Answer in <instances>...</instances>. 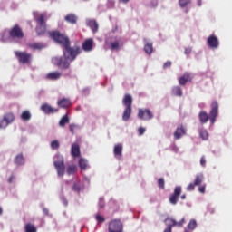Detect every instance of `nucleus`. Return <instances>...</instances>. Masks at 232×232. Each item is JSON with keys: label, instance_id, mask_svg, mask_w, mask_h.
Listing matches in <instances>:
<instances>
[{"label": "nucleus", "instance_id": "1", "mask_svg": "<svg viewBox=\"0 0 232 232\" xmlns=\"http://www.w3.org/2000/svg\"><path fill=\"white\" fill-rule=\"evenodd\" d=\"M217 117H218V102L217 101L211 103L209 114L204 111H200L198 114L201 124H206L208 121H210V123L213 124L217 122Z\"/></svg>", "mask_w": 232, "mask_h": 232}, {"label": "nucleus", "instance_id": "2", "mask_svg": "<svg viewBox=\"0 0 232 232\" xmlns=\"http://www.w3.org/2000/svg\"><path fill=\"white\" fill-rule=\"evenodd\" d=\"M48 34L50 35L51 39H53V41L58 44H61L63 48H66V46H71L72 44L70 38L66 34H61L59 31H50Z\"/></svg>", "mask_w": 232, "mask_h": 232}, {"label": "nucleus", "instance_id": "3", "mask_svg": "<svg viewBox=\"0 0 232 232\" xmlns=\"http://www.w3.org/2000/svg\"><path fill=\"white\" fill-rule=\"evenodd\" d=\"M122 104L125 106V110L122 114V121L128 122L131 118V111H132V104H133V97L131 94H125L122 100Z\"/></svg>", "mask_w": 232, "mask_h": 232}, {"label": "nucleus", "instance_id": "4", "mask_svg": "<svg viewBox=\"0 0 232 232\" xmlns=\"http://www.w3.org/2000/svg\"><path fill=\"white\" fill-rule=\"evenodd\" d=\"M63 53L65 59H68L69 62L73 63V61L77 59V55L81 53V47L79 46L71 47L70 45H67L63 47Z\"/></svg>", "mask_w": 232, "mask_h": 232}, {"label": "nucleus", "instance_id": "5", "mask_svg": "<svg viewBox=\"0 0 232 232\" xmlns=\"http://www.w3.org/2000/svg\"><path fill=\"white\" fill-rule=\"evenodd\" d=\"M37 25L35 27V32L38 37H43V35H46V15L40 14L35 18Z\"/></svg>", "mask_w": 232, "mask_h": 232}, {"label": "nucleus", "instance_id": "6", "mask_svg": "<svg viewBox=\"0 0 232 232\" xmlns=\"http://www.w3.org/2000/svg\"><path fill=\"white\" fill-rule=\"evenodd\" d=\"M53 64L60 68V70H68L70 68V60L64 56H56L52 59Z\"/></svg>", "mask_w": 232, "mask_h": 232}, {"label": "nucleus", "instance_id": "7", "mask_svg": "<svg viewBox=\"0 0 232 232\" xmlns=\"http://www.w3.org/2000/svg\"><path fill=\"white\" fill-rule=\"evenodd\" d=\"M9 37H11V39H24V32L23 31V28L19 26V24H14L9 30Z\"/></svg>", "mask_w": 232, "mask_h": 232}, {"label": "nucleus", "instance_id": "8", "mask_svg": "<svg viewBox=\"0 0 232 232\" xmlns=\"http://www.w3.org/2000/svg\"><path fill=\"white\" fill-rule=\"evenodd\" d=\"M14 55L21 64H30V63H32V53L16 51L14 52Z\"/></svg>", "mask_w": 232, "mask_h": 232}, {"label": "nucleus", "instance_id": "9", "mask_svg": "<svg viewBox=\"0 0 232 232\" xmlns=\"http://www.w3.org/2000/svg\"><path fill=\"white\" fill-rule=\"evenodd\" d=\"M108 231L109 232H124V224H122V221H121V219H112L109 223Z\"/></svg>", "mask_w": 232, "mask_h": 232}, {"label": "nucleus", "instance_id": "10", "mask_svg": "<svg viewBox=\"0 0 232 232\" xmlns=\"http://www.w3.org/2000/svg\"><path fill=\"white\" fill-rule=\"evenodd\" d=\"M53 166L57 171L58 177H64L66 167L64 166V158L58 156V160L53 161Z\"/></svg>", "mask_w": 232, "mask_h": 232}, {"label": "nucleus", "instance_id": "11", "mask_svg": "<svg viewBox=\"0 0 232 232\" xmlns=\"http://www.w3.org/2000/svg\"><path fill=\"white\" fill-rule=\"evenodd\" d=\"M138 117L141 121H151V119H153V112L149 109H140Z\"/></svg>", "mask_w": 232, "mask_h": 232}, {"label": "nucleus", "instance_id": "12", "mask_svg": "<svg viewBox=\"0 0 232 232\" xmlns=\"http://www.w3.org/2000/svg\"><path fill=\"white\" fill-rule=\"evenodd\" d=\"M182 193V188L178 186L174 188V192L169 197V200L172 204V206H177V202H179V198Z\"/></svg>", "mask_w": 232, "mask_h": 232}, {"label": "nucleus", "instance_id": "13", "mask_svg": "<svg viewBox=\"0 0 232 232\" xmlns=\"http://www.w3.org/2000/svg\"><path fill=\"white\" fill-rule=\"evenodd\" d=\"M14 117L13 113L5 114L4 118L0 120V128H6L8 124L14 122Z\"/></svg>", "mask_w": 232, "mask_h": 232}, {"label": "nucleus", "instance_id": "14", "mask_svg": "<svg viewBox=\"0 0 232 232\" xmlns=\"http://www.w3.org/2000/svg\"><path fill=\"white\" fill-rule=\"evenodd\" d=\"M207 44L209 46V48L217 49L218 46H220V43L218 42V37H217L215 34L210 35L207 40Z\"/></svg>", "mask_w": 232, "mask_h": 232}, {"label": "nucleus", "instance_id": "15", "mask_svg": "<svg viewBox=\"0 0 232 232\" xmlns=\"http://www.w3.org/2000/svg\"><path fill=\"white\" fill-rule=\"evenodd\" d=\"M165 222L167 224V227H175V226H177L178 227H182V226H184V223L186 222V220L184 218H182L179 222H177L175 219H173L171 218H167L165 219Z\"/></svg>", "mask_w": 232, "mask_h": 232}, {"label": "nucleus", "instance_id": "16", "mask_svg": "<svg viewBox=\"0 0 232 232\" xmlns=\"http://www.w3.org/2000/svg\"><path fill=\"white\" fill-rule=\"evenodd\" d=\"M184 135H186V127H184V125L178 126L174 132V139L179 140V139H182Z\"/></svg>", "mask_w": 232, "mask_h": 232}, {"label": "nucleus", "instance_id": "17", "mask_svg": "<svg viewBox=\"0 0 232 232\" xmlns=\"http://www.w3.org/2000/svg\"><path fill=\"white\" fill-rule=\"evenodd\" d=\"M62 76H63V73L61 72L54 71V72H48L45 75V79L46 81H59V79H61Z\"/></svg>", "mask_w": 232, "mask_h": 232}, {"label": "nucleus", "instance_id": "18", "mask_svg": "<svg viewBox=\"0 0 232 232\" xmlns=\"http://www.w3.org/2000/svg\"><path fill=\"white\" fill-rule=\"evenodd\" d=\"M42 111L45 113L46 115H50L52 113H57L59 111V109L52 107L50 104L45 103L41 106Z\"/></svg>", "mask_w": 232, "mask_h": 232}, {"label": "nucleus", "instance_id": "19", "mask_svg": "<svg viewBox=\"0 0 232 232\" xmlns=\"http://www.w3.org/2000/svg\"><path fill=\"white\" fill-rule=\"evenodd\" d=\"M93 38H88L83 42L82 48L84 52H92L93 50Z\"/></svg>", "mask_w": 232, "mask_h": 232}, {"label": "nucleus", "instance_id": "20", "mask_svg": "<svg viewBox=\"0 0 232 232\" xmlns=\"http://www.w3.org/2000/svg\"><path fill=\"white\" fill-rule=\"evenodd\" d=\"M193 77L189 72H185L181 77L179 78V82L180 86H186V83L191 82Z\"/></svg>", "mask_w": 232, "mask_h": 232}, {"label": "nucleus", "instance_id": "21", "mask_svg": "<svg viewBox=\"0 0 232 232\" xmlns=\"http://www.w3.org/2000/svg\"><path fill=\"white\" fill-rule=\"evenodd\" d=\"M87 26L91 28L93 34H97V32H99V23H97L96 20H93V19L87 20Z\"/></svg>", "mask_w": 232, "mask_h": 232}, {"label": "nucleus", "instance_id": "22", "mask_svg": "<svg viewBox=\"0 0 232 232\" xmlns=\"http://www.w3.org/2000/svg\"><path fill=\"white\" fill-rule=\"evenodd\" d=\"M59 108L66 109L72 106V101L68 98H63L57 102Z\"/></svg>", "mask_w": 232, "mask_h": 232}, {"label": "nucleus", "instance_id": "23", "mask_svg": "<svg viewBox=\"0 0 232 232\" xmlns=\"http://www.w3.org/2000/svg\"><path fill=\"white\" fill-rule=\"evenodd\" d=\"M71 153L72 157H81V147L77 143H72Z\"/></svg>", "mask_w": 232, "mask_h": 232}, {"label": "nucleus", "instance_id": "24", "mask_svg": "<svg viewBox=\"0 0 232 232\" xmlns=\"http://www.w3.org/2000/svg\"><path fill=\"white\" fill-rule=\"evenodd\" d=\"M66 23H69L70 24H77V21H78V17L77 15H75L74 14H68L65 17H64Z\"/></svg>", "mask_w": 232, "mask_h": 232}, {"label": "nucleus", "instance_id": "25", "mask_svg": "<svg viewBox=\"0 0 232 232\" xmlns=\"http://www.w3.org/2000/svg\"><path fill=\"white\" fill-rule=\"evenodd\" d=\"M113 153L117 159H121L122 157V144L119 143L115 145Z\"/></svg>", "mask_w": 232, "mask_h": 232}, {"label": "nucleus", "instance_id": "26", "mask_svg": "<svg viewBox=\"0 0 232 232\" xmlns=\"http://www.w3.org/2000/svg\"><path fill=\"white\" fill-rule=\"evenodd\" d=\"M14 164H16V166H23V164H24L25 162L24 156H23V153L16 155L14 159Z\"/></svg>", "mask_w": 232, "mask_h": 232}, {"label": "nucleus", "instance_id": "27", "mask_svg": "<svg viewBox=\"0 0 232 232\" xmlns=\"http://www.w3.org/2000/svg\"><path fill=\"white\" fill-rule=\"evenodd\" d=\"M171 93L175 97H182V88H180V86H174L171 90Z\"/></svg>", "mask_w": 232, "mask_h": 232}, {"label": "nucleus", "instance_id": "28", "mask_svg": "<svg viewBox=\"0 0 232 232\" xmlns=\"http://www.w3.org/2000/svg\"><path fill=\"white\" fill-rule=\"evenodd\" d=\"M70 123V118L68 117V114H65L64 116L62 117V119L59 121V126L61 128H64L66 124Z\"/></svg>", "mask_w": 232, "mask_h": 232}, {"label": "nucleus", "instance_id": "29", "mask_svg": "<svg viewBox=\"0 0 232 232\" xmlns=\"http://www.w3.org/2000/svg\"><path fill=\"white\" fill-rule=\"evenodd\" d=\"M28 46L32 50H43L44 48V44L41 43L29 44Z\"/></svg>", "mask_w": 232, "mask_h": 232}, {"label": "nucleus", "instance_id": "30", "mask_svg": "<svg viewBox=\"0 0 232 232\" xmlns=\"http://www.w3.org/2000/svg\"><path fill=\"white\" fill-rule=\"evenodd\" d=\"M144 52L147 55H151L153 53V44H146L144 46Z\"/></svg>", "mask_w": 232, "mask_h": 232}, {"label": "nucleus", "instance_id": "31", "mask_svg": "<svg viewBox=\"0 0 232 232\" xmlns=\"http://www.w3.org/2000/svg\"><path fill=\"white\" fill-rule=\"evenodd\" d=\"M204 182V174H198L195 177L194 185L200 186V183Z\"/></svg>", "mask_w": 232, "mask_h": 232}, {"label": "nucleus", "instance_id": "32", "mask_svg": "<svg viewBox=\"0 0 232 232\" xmlns=\"http://www.w3.org/2000/svg\"><path fill=\"white\" fill-rule=\"evenodd\" d=\"M25 232H37V227L32 223H27L24 227Z\"/></svg>", "mask_w": 232, "mask_h": 232}, {"label": "nucleus", "instance_id": "33", "mask_svg": "<svg viewBox=\"0 0 232 232\" xmlns=\"http://www.w3.org/2000/svg\"><path fill=\"white\" fill-rule=\"evenodd\" d=\"M199 135L203 140H208V139H209V133L206 129H201L199 130Z\"/></svg>", "mask_w": 232, "mask_h": 232}, {"label": "nucleus", "instance_id": "34", "mask_svg": "<svg viewBox=\"0 0 232 232\" xmlns=\"http://www.w3.org/2000/svg\"><path fill=\"white\" fill-rule=\"evenodd\" d=\"M187 227L188 231H193L194 229H197V220L191 219Z\"/></svg>", "mask_w": 232, "mask_h": 232}, {"label": "nucleus", "instance_id": "35", "mask_svg": "<svg viewBox=\"0 0 232 232\" xmlns=\"http://www.w3.org/2000/svg\"><path fill=\"white\" fill-rule=\"evenodd\" d=\"M21 119L23 121H30V119H32V114L29 111H24L21 115Z\"/></svg>", "mask_w": 232, "mask_h": 232}, {"label": "nucleus", "instance_id": "36", "mask_svg": "<svg viewBox=\"0 0 232 232\" xmlns=\"http://www.w3.org/2000/svg\"><path fill=\"white\" fill-rule=\"evenodd\" d=\"M79 166H80L81 169H86L88 168V160L81 158L79 160Z\"/></svg>", "mask_w": 232, "mask_h": 232}, {"label": "nucleus", "instance_id": "37", "mask_svg": "<svg viewBox=\"0 0 232 232\" xmlns=\"http://www.w3.org/2000/svg\"><path fill=\"white\" fill-rule=\"evenodd\" d=\"M77 172V166L76 165H71L67 168V174L68 175H73V173Z\"/></svg>", "mask_w": 232, "mask_h": 232}, {"label": "nucleus", "instance_id": "38", "mask_svg": "<svg viewBox=\"0 0 232 232\" xmlns=\"http://www.w3.org/2000/svg\"><path fill=\"white\" fill-rule=\"evenodd\" d=\"M179 5L181 8H186L188 5H191V0H179Z\"/></svg>", "mask_w": 232, "mask_h": 232}, {"label": "nucleus", "instance_id": "39", "mask_svg": "<svg viewBox=\"0 0 232 232\" xmlns=\"http://www.w3.org/2000/svg\"><path fill=\"white\" fill-rule=\"evenodd\" d=\"M59 146H60V143H59V140H53L51 142V148L52 150H59Z\"/></svg>", "mask_w": 232, "mask_h": 232}, {"label": "nucleus", "instance_id": "40", "mask_svg": "<svg viewBox=\"0 0 232 232\" xmlns=\"http://www.w3.org/2000/svg\"><path fill=\"white\" fill-rule=\"evenodd\" d=\"M72 191H75L76 193H80L81 192V184H79L77 182L73 183Z\"/></svg>", "mask_w": 232, "mask_h": 232}, {"label": "nucleus", "instance_id": "41", "mask_svg": "<svg viewBox=\"0 0 232 232\" xmlns=\"http://www.w3.org/2000/svg\"><path fill=\"white\" fill-rule=\"evenodd\" d=\"M158 186L160 189H164V188H165L164 178H160L158 179Z\"/></svg>", "mask_w": 232, "mask_h": 232}, {"label": "nucleus", "instance_id": "42", "mask_svg": "<svg viewBox=\"0 0 232 232\" xmlns=\"http://www.w3.org/2000/svg\"><path fill=\"white\" fill-rule=\"evenodd\" d=\"M119 41H115L114 43L111 44V50H119Z\"/></svg>", "mask_w": 232, "mask_h": 232}, {"label": "nucleus", "instance_id": "43", "mask_svg": "<svg viewBox=\"0 0 232 232\" xmlns=\"http://www.w3.org/2000/svg\"><path fill=\"white\" fill-rule=\"evenodd\" d=\"M69 130H70L71 133H72V135H74L75 130H77V125L74 123H72L71 125H69Z\"/></svg>", "mask_w": 232, "mask_h": 232}, {"label": "nucleus", "instance_id": "44", "mask_svg": "<svg viewBox=\"0 0 232 232\" xmlns=\"http://www.w3.org/2000/svg\"><path fill=\"white\" fill-rule=\"evenodd\" d=\"M96 220L97 222H100L101 224H102V222H105L106 218H104V217L101 215H96Z\"/></svg>", "mask_w": 232, "mask_h": 232}, {"label": "nucleus", "instance_id": "45", "mask_svg": "<svg viewBox=\"0 0 232 232\" xmlns=\"http://www.w3.org/2000/svg\"><path fill=\"white\" fill-rule=\"evenodd\" d=\"M195 183H190L188 187H187V191H194L195 190Z\"/></svg>", "mask_w": 232, "mask_h": 232}, {"label": "nucleus", "instance_id": "46", "mask_svg": "<svg viewBox=\"0 0 232 232\" xmlns=\"http://www.w3.org/2000/svg\"><path fill=\"white\" fill-rule=\"evenodd\" d=\"M145 132H146V129L144 127H140L138 129V133H139L140 136L144 135Z\"/></svg>", "mask_w": 232, "mask_h": 232}, {"label": "nucleus", "instance_id": "47", "mask_svg": "<svg viewBox=\"0 0 232 232\" xmlns=\"http://www.w3.org/2000/svg\"><path fill=\"white\" fill-rule=\"evenodd\" d=\"M171 68V61H168L163 64V69Z\"/></svg>", "mask_w": 232, "mask_h": 232}, {"label": "nucleus", "instance_id": "48", "mask_svg": "<svg viewBox=\"0 0 232 232\" xmlns=\"http://www.w3.org/2000/svg\"><path fill=\"white\" fill-rule=\"evenodd\" d=\"M198 191L199 193H203V194L206 193V185L199 186Z\"/></svg>", "mask_w": 232, "mask_h": 232}, {"label": "nucleus", "instance_id": "49", "mask_svg": "<svg viewBox=\"0 0 232 232\" xmlns=\"http://www.w3.org/2000/svg\"><path fill=\"white\" fill-rule=\"evenodd\" d=\"M191 52H192L191 47H187V48H185L184 53H185V55H189L191 53Z\"/></svg>", "mask_w": 232, "mask_h": 232}, {"label": "nucleus", "instance_id": "50", "mask_svg": "<svg viewBox=\"0 0 232 232\" xmlns=\"http://www.w3.org/2000/svg\"><path fill=\"white\" fill-rule=\"evenodd\" d=\"M200 165L205 168L206 167V157H201L200 159Z\"/></svg>", "mask_w": 232, "mask_h": 232}, {"label": "nucleus", "instance_id": "51", "mask_svg": "<svg viewBox=\"0 0 232 232\" xmlns=\"http://www.w3.org/2000/svg\"><path fill=\"white\" fill-rule=\"evenodd\" d=\"M172 228L173 227H167V228L164 230V232H171Z\"/></svg>", "mask_w": 232, "mask_h": 232}, {"label": "nucleus", "instance_id": "52", "mask_svg": "<svg viewBox=\"0 0 232 232\" xmlns=\"http://www.w3.org/2000/svg\"><path fill=\"white\" fill-rule=\"evenodd\" d=\"M43 211H44V215H48V213H49V210L46 208H43Z\"/></svg>", "mask_w": 232, "mask_h": 232}, {"label": "nucleus", "instance_id": "53", "mask_svg": "<svg viewBox=\"0 0 232 232\" xmlns=\"http://www.w3.org/2000/svg\"><path fill=\"white\" fill-rule=\"evenodd\" d=\"M8 181L10 182V184H12V182H14V176H11L9 178Z\"/></svg>", "mask_w": 232, "mask_h": 232}, {"label": "nucleus", "instance_id": "54", "mask_svg": "<svg viewBox=\"0 0 232 232\" xmlns=\"http://www.w3.org/2000/svg\"><path fill=\"white\" fill-rule=\"evenodd\" d=\"M119 2L126 4V3H130V0H119Z\"/></svg>", "mask_w": 232, "mask_h": 232}, {"label": "nucleus", "instance_id": "55", "mask_svg": "<svg viewBox=\"0 0 232 232\" xmlns=\"http://www.w3.org/2000/svg\"><path fill=\"white\" fill-rule=\"evenodd\" d=\"M198 6H202V0H198Z\"/></svg>", "mask_w": 232, "mask_h": 232}, {"label": "nucleus", "instance_id": "56", "mask_svg": "<svg viewBox=\"0 0 232 232\" xmlns=\"http://www.w3.org/2000/svg\"><path fill=\"white\" fill-rule=\"evenodd\" d=\"M181 200H186V194L181 196Z\"/></svg>", "mask_w": 232, "mask_h": 232}, {"label": "nucleus", "instance_id": "57", "mask_svg": "<svg viewBox=\"0 0 232 232\" xmlns=\"http://www.w3.org/2000/svg\"><path fill=\"white\" fill-rule=\"evenodd\" d=\"M0 215H3V208L0 207Z\"/></svg>", "mask_w": 232, "mask_h": 232}, {"label": "nucleus", "instance_id": "58", "mask_svg": "<svg viewBox=\"0 0 232 232\" xmlns=\"http://www.w3.org/2000/svg\"><path fill=\"white\" fill-rule=\"evenodd\" d=\"M184 232H191V231L189 229H188V228H185Z\"/></svg>", "mask_w": 232, "mask_h": 232}, {"label": "nucleus", "instance_id": "59", "mask_svg": "<svg viewBox=\"0 0 232 232\" xmlns=\"http://www.w3.org/2000/svg\"><path fill=\"white\" fill-rule=\"evenodd\" d=\"M101 208H103V206H102V205H101Z\"/></svg>", "mask_w": 232, "mask_h": 232}]
</instances>
